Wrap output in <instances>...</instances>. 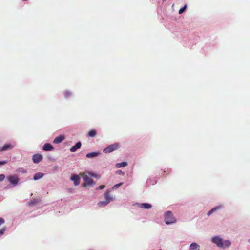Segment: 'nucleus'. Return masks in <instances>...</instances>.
Here are the masks:
<instances>
[{
	"label": "nucleus",
	"instance_id": "1",
	"mask_svg": "<svg viewBox=\"0 0 250 250\" xmlns=\"http://www.w3.org/2000/svg\"><path fill=\"white\" fill-rule=\"evenodd\" d=\"M80 175L83 177L84 180V183L82 184L83 187H85L87 186H93L94 184V181L90 178V177H97V175L95 174L88 173H81Z\"/></svg>",
	"mask_w": 250,
	"mask_h": 250
},
{
	"label": "nucleus",
	"instance_id": "2",
	"mask_svg": "<svg viewBox=\"0 0 250 250\" xmlns=\"http://www.w3.org/2000/svg\"><path fill=\"white\" fill-rule=\"evenodd\" d=\"M165 221L166 224H170L175 223L176 219L173 217L171 211H167L165 214Z\"/></svg>",
	"mask_w": 250,
	"mask_h": 250
},
{
	"label": "nucleus",
	"instance_id": "3",
	"mask_svg": "<svg viewBox=\"0 0 250 250\" xmlns=\"http://www.w3.org/2000/svg\"><path fill=\"white\" fill-rule=\"evenodd\" d=\"M120 147V145L118 143H115L114 144H112L109 145L108 146L106 147L103 150L104 152L105 153H109L114 150L118 149V148Z\"/></svg>",
	"mask_w": 250,
	"mask_h": 250
},
{
	"label": "nucleus",
	"instance_id": "4",
	"mask_svg": "<svg viewBox=\"0 0 250 250\" xmlns=\"http://www.w3.org/2000/svg\"><path fill=\"white\" fill-rule=\"evenodd\" d=\"M212 241L219 247H224L223 241L220 237L217 236H214L212 238Z\"/></svg>",
	"mask_w": 250,
	"mask_h": 250
},
{
	"label": "nucleus",
	"instance_id": "5",
	"mask_svg": "<svg viewBox=\"0 0 250 250\" xmlns=\"http://www.w3.org/2000/svg\"><path fill=\"white\" fill-rule=\"evenodd\" d=\"M9 181L14 185H16L18 183L19 178L15 175L10 176L8 177Z\"/></svg>",
	"mask_w": 250,
	"mask_h": 250
},
{
	"label": "nucleus",
	"instance_id": "6",
	"mask_svg": "<svg viewBox=\"0 0 250 250\" xmlns=\"http://www.w3.org/2000/svg\"><path fill=\"white\" fill-rule=\"evenodd\" d=\"M32 159L34 163H38L42 159V156L39 154H36L33 156Z\"/></svg>",
	"mask_w": 250,
	"mask_h": 250
},
{
	"label": "nucleus",
	"instance_id": "7",
	"mask_svg": "<svg viewBox=\"0 0 250 250\" xmlns=\"http://www.w3.org/2000/svg\"><path fill=\"white\" fill-rule=\"evenodd\" d=\"M14 147V146L11 144H5L0 149V151H5L8 150L12 149Z\"/></svg>",
	"mask_w": 250,
	"mask_h": 250
},
{
	"label": "nucleus",
	"instance_id": "8",
	"mask_svg": "<svg viewBox=\"0 0 250 250\" xmlns=\"http://www.w3.org/2000/svg\"><path fill=\"white\" fill-rule=\"evenodd\" d=\"M71 180L74 182L75 186L79 185L80 182V178L77 175H73L71 177Z\"/></svg>",
	"mask_w": 250,
	"mask_h": 250
},
{
	"label": "nucleus",
	"instance_id": "9",
	"mask_svg": "<svg viewBox=\"0 0 250 250\" xmlns=\"http://www.w3.org/2000/svg\"><path fill=\"white\" fill-rule=\"evenodd\" d=\"M200 246L197 243H192L189 247V250H200Z\"/></svg>",
	"mask_w": 250,
	"mask_h": 250
},
{
	"label": "nucleus",
	"instance_id": "10",
	"mask_svg": "<svg viewBox=\"0 0 250 250\" xmlns=\"http://www.w3.org/2000/svg\"><path fill=\"white\" fill-rule=\"evenodd\" d=\"M64 139V137L62 135H60L56 137L53 143L55 144H59L62 142Z\"/></svg>",
	"mask_w": 250,
	"mask_h": 250
},
{
	"label": "nucleus",
	"instance_id": "11",
	"mask_svg": "<svg viewBox=\"0 0 250 250\" xmlns=\"http://www.w3.org/2000/svg\"><path fill=\"white\" fill-rule=\"evenodd\" d=\"M53 149L52 146L49 144L46 143L43 146V150L44 151H51Z\"/></svg>",
	"mask_w": 250,
	"mask_h": 250
},
{
	"label": "nucleus",
	"instance_id": "12",
	"mask_svg": "<svg viewBox=\"0 0 250 250\" xmlns=\"http://www.w3.org/2000/svg\"><path fill=\"white\" fill-rule=\"evenodd\" d=\"M81 146V143L80 142H77L75 146H74L73 147H72L70 150L71 152H75L78 149H79Z\"/></svg>",
	"mask_w": 250,
	"mask_h": 250
},
{
	"label": "nucleus",
	"instance_id": "13",
	"mask_svg": "<svg viewBox=\"0 0 250 250\" xmlns=\"http://www.w3.org/2000/svg\"><path fill=\"white\" fill-rule=\"evenodd\" d=\"M104 198L105 200L109 201V203L113 200V198L109 195V191L106 190L104 193Z\"/></svg>",
	"mask_w": 250,
	"mask_h": 250
},
{
	"label": "nucleus",
	"instance_id": "14",
	"mask_svg": "<svg viewBox=\"0 0 250 250\" xmlns=\"http://www.w3.org/2000/svg\"><path fill=\"white\" fill-rule=\"evenodd\" d=\"M99 154V152H90V153H88L86 154V157L88 158H94V157H95L98 156Z\"/></svg>",
	"mask_w": 250,
	"mask_h": 250
},
{
	"label": "nucleus",
	"instance_id": "15",
	"mask_svg": "<svg viewBox=\"0 0 250 250\" xmlns=\"http://www.w3.org/2000/svg\"><path fill=\"white\" fill-rule=\"evenodd\" d=\"M222 208L221 206H218L217 207H215L213 208H212L208 213V215L209 216L212 213L216 211L217 210L220 209Z\"/></svg>",
	"mask_w": 250,
	"mask_h": 250
},
{
	"label": "nucleus",
	"instance_id": "16",
	"mask_svg": "<svg viewBox=\"0 0 250 250\" xmlns=\"http://www.w3.org/2000/svg\"><path fill=\"white\" fill-rule=\"evenodd\" d=\"M43 176V174L41 172H38L34 174V180H37L42 177Z\"/></svg>",
	"mask_w": 250,
	"mask_h": 250
},
{
	"label": "nucleus",
	"instance_id": "17",
	"mask_svg": "<svg viewBox=\"0 0 250 250\" xmlns=\"http://www.w3.org/2000/svg\"><path fill=\"white\" fill-rule=\"evenodd\" d=\"M140 207L143 208L149 209L151 208L152 206L148 203H143L141 204Z\"/></svg>",
	"mask_w": 250,
	"mask_h": 250
},
{
	"label": "nucleus",
	"instance_id": "18",
	"mask_svg": "<svg viewBox=\"0 0 250 250\" xmlns=\"http://www.w3.org/2000/svg\"><path fill=\"white\" fill-rule=\"evenodd\" d=\"M127 165V163L126 162H123L121 163H117L116 165V167L118 168L125 167Z\"/></svg>",
	"mask_w": 250,
	"mask_h": 250
},
{
	"label": "nucleus",
	"instance_id": "19",
	"mask_svg": "<svg viewBox=\"0 0 250 250\" xmlns=\"http://www.w3.org/2000/svg\"><path fill=\"white\" fill-rule=\"evenodd\" d=\"M96 135V131L94 129L90 130L88 133V136L90 137H94Z\"/></svg>",
	"mask_w": 250,
	"mask_h": 250
},
{
	"label": "nucleus",
	"instance_id": "20",
	"mask_svg": "<svg viewBox=\"0 0 250 250\" xmlns=\"http://www.w3.org/2000/svg\"><path fill=\"white\" fill-rule=\"evenodd\" d=\"M109 203V201H100L98 203V205L99 207H104L107 204Z\"/></svg>",
	"mask_w": 250,
	"mask_h": 250
},
{
	"label": "nucleus",
	"instance_id": "21",
	"mask_svg": "<svg viewBox=\"0 0 250 250\" xmlns=\"http://www.w3.org/2000/svg\"><path fill=\"white\" fill-rule=\"evenodd\" d=\"M223 244H224V247H229L231 244V242L229 240H226V241H223Z\"/></svg>",
	"mask_w": 250,
	"mask_h": 250
},
{
	"label": "nucleus",
	"instance_id": "22",
	"mask_svg": "<svg viewBox=\"0 0 250 250\" xmlns=\"http://www.w3.org/2000/svg\"><path fill=\"white\" fill-rule=\"evenodd\" d=\"M186 7H187V5H185L183 7L181 8L179 10V14H182L184 12V11H185L186 9Z\"/></svg>",
	"mask_w": 250,
	"mask_h": 250
},
{
	"label": "nucleus",
	"instance_id": "23",
	"mask_svg": "<svg viewBox=\"0 0 250 250\" xmlns=\"http://www.w3.org/2000/svg\"><path fill=\"white\" fill-rule=\"evenodd\" d=\"M71 95V93L68 91H65L64 92V96L65 97H68Z\"/></svg>",
	"mask_w": 250,
	"mask_h": 250
},
{
	"label": "nucleus",
	"instance_id": "24",
	"mask_svg": "<svg viewBox=\"0 0 250 250\" xmlns=\"http://www.w3.org/2000/svg\"><path fill=\"white\" fill-rule=\"evenodd\" d=\"M123 185V183H122V182L120 183H119V184H116V185H114V186H113V189H117V188H118L120 186H121V185Z\"/></svg>",
	"mask_w": 250,
	"mask_h": 250
},
{
	"label": "nucleus",
	"instance_id": "25",
	"mask_svg": "<svg viewBox=\"0 0 250 250\" xmlns=\"http://www.w3.org/2000/svg\"><path fill=\"white\" fill-rule=\"evenodd\" d=\"M5 178V175L4 174L0 175V182L2 181Z\"/></svg>",
	"mask_w": 250,
	"mask_h": 250
},
{
	"label": "nucleus",
	"instance_id": "26",
	"mask_svg": "<svg viewBox=\"0 0 250 250\" xmlns=\"http://www.w3.org/2000/svg\"><path fill=\"white\" fill-rule=\"evenodd\" d=\"M4 222V219L3 218H0V226L3 224Z\"/></svg>",
	"mask_w": 250,
	"mask_h": 250
},
{
	"label": "nucleus",
	"instance_id": "27",
	"mask_svg": "<svg viewBox=\"0 0 250 250\" xmlns=\"http://www.w3.org/2000/svg\"><path fill=\"white\" fill-rule=\"evenodd\" d=\"M5 230V229H1L0 230V236H1L4 234Z\"/></svg>",
	"mask_w": 250,
	"mask_h": 250
},
{
	"label": "nucleus",
	"instance_id": "28",
	"mask_svg": "<svg viewBox=\"0 0 250 250\" xmlns=\"http://www.w3.org/2000/svg\"><path fill=\"white\" fill-rule=\"evenodd\" d=\"M104 188H105V186L104 185H101V186H99L97 188V189H103Z\"/></svg>",
	"mask_w": 250,
	"mask_h": 250
},
{
	"label": "nucleus",
	"instance_id": "29",
	"mask_svg": "<svg viewBox=\"0 0 250 250\" xmlns=\"http://www.w3.org/2000/svg\"><path fill=\"white\" fill-rule=\"evenodd\" d=\"M7 163V161H0V165H3Z\"/></svg>",
	"mask_w": 250,
	"mask_h": 250
},
{
	"label": "nucleus",
	"instance_id": "30",
	"mask_svg": "<svg viewBox=\"0 0 250 250\" xmlns=\"http://www.w3.org/2000/svg\"><path fill=\"white\" fill-rule=\"evenodd\" d=\"M117 172L119 174H122V175H123L124 174V173L123 172H122L121 170H118V171H117Z\"/></svg>",
	"mask_w": 250,
	"mask_h": 250
},
{
	"label": "nucleus",
	"instance_id": "31",
	"mask_svg": "<svg viewBox=\"0 0 250 250\" xmlns=\"http://www.w3.org/2000/svg\"><path fill=\"white\" fill-rule=\"evenodd\" d=\"M249 242L250 243V239L249 240Z\"/></svg>",
	"mask_w": 250,
	"mask_h": 250
},
{
	"label": "nucleus",
	"instance_id": "32",
	"mask_svg": "<svg viewBox=\"0 0 250 250\" xmlns=\"http://www.w3.org/2000/svg\"><path fill=\"white\" fill-rule=\"evenodd\" d=\"M92 250V249H90V250Z\"/></svg>",
	"mask_w": 250,
	"mask_h": 250
},
{
	"label": "nucleus",
	"instance_id": "33",
	"mask_svg": "<svg viewBox=\"0 0 250 250\" xmlns=\"http://www.w3.org/2000/svg\"><path fill=\"white\" fill-rule=\"evenodd\" d=\"M161 250V249H159V250Z\"/></svg>",
	"mask_w": 250,
	"mask_h": 250
}]
</instances>
